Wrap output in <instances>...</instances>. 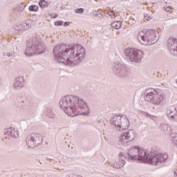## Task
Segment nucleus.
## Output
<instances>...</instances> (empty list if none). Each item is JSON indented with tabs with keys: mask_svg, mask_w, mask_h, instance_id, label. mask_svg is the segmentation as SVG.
I'll return each mask as SVG.
<instances>
[{
	"mask_svg": "<svg viewBox=\"0 0 177 177\" xmlns=\"http://www.w3.org/2000/svg\"><path fill=\"white\" fill-rule=\"evenodd\" d=\"M55 60L66 66H77L85 59V48L78 44H57L53 50Z\"/></svg>",
	"mask_w": 177,
	"mask_h": 177,
	"instance_id": "f257e3e1",
	"label": "nucleus"
},
{
	"mask_svg": "<svg viewBox=\"0 0 177 177\" xmlns=\"http://www.w3.org/2000/svg\"><path fill=\"white\" fill-rule=\"evenodd\" d=\"M59 104L64 113L71 117L89 114L88 105L84 100L77 97V95H65L59 100Z\"/></svg>",
	"mask_w": 177,
	"mask_h": 177,
	"instance_id": "f03ea898",
	"label": "nucleus"
},
{
	"mask_svg": "<svg viewBox=\"0 0 177 177\" xmlns=\"http://www.w3.org/2000/svg\"><path fill=\"white\" fill-rule=\"evenodd\" d=\"M46 47L41 42L39 38L33 36L26 41V48L24 53L26 56H34L41 55L45 52Z\"/></svg>",
	"mask_w": 177,
	"mask_h": 177,
	"instance_id": "7ed1b4c3",
	"label": "nucleus"
},
{
	"mask_svg": "<svg viewBox=\"0 0 177 177\" xmlns=\"http://www.w3.org/2000/svg\"><path fill=\"white\" fill-rule=\"evenodd\" d=\"M138 40L142 45H153L158 41V37L156 34V30H145L139 32Z\"/></svg>",
	"mask_w": 177,
	"mask_h": 177,
	"instance_id": "20e7f679",
	"label": "nucleus"
},
{
	"mask_svg": "<svg viewBox=\"0 0 177 177\" xmlns=\"http://www.w3.org/2000/svg\"><path fill=\"white\" fill-rule=\"evenodd\" d=\"M127 62L131 63H140L143 59V52L140 50L127 48L124 50Z\"/></svg>",
	"mask_w": 177,
	"mask_h": 177,
	"instance_id": "39448f33",
	"label": "nucleus"
},
{
	"mask_svg": "<svg viewBox=\"0 0 177 177\" xmlns=\"http://www.w3.org/2000/svg\"><path fill=\"white\" fill-rule=\"evenodd\" d=\"M126 157L128 161H129L130 160L143 161V160H146V158H147V156H146V150L140 149L138 146L130 148L127 152V156H126Z\"/></svg>",
	"mask_w": 177,
	"mask_h": 177,
	"instance_id": "423d86ee",
	"label": "nucleus"
},
{
	"mask_svg": "<svg viewBox=\"0 0 177 177\" xmlns=\"http://www.w3.org/2000/svg\"><path fill=\"white\" fill-rule=\"evenodd\" d=\"M145 100L153 104H164L165 103V97L162 93L153 90L149 92L145 95Z\"/></svg>",
	"mask_w": 177,
	"mask_h": 177,
	"instance_id": "0eeeda50",
	"label": "nucleus"
},
{
	"mask_svg": "<svg viewBox=\"0 0 177 177\" xmlns=\"http://www.w3.org/2000/svg\"><path fill=\"white\" fill-rule=\"evenodd\" d=\"M146 156L147 158L143 159L144 162H148L149 164H151L152 165H157L158 162L162 164V162H165L167 160H168V154H163L164 160H161V157H160V154L157 153V151H151V154L147 152L146 150Z\"/></svg>",
	"mask_w": 177,
	"mask_h": 177,
	"instance_id": "6e6552de",
	"label": "nucleus"
},
{
	"mask_svg": "<svg viewBox=\"0 0 177 177\" xmlns=\"http://www.w3.org/2000/svg\"><path fill=\"white\" fill-rule=\"evenodd\" d=\"M42 136L37 133H32L26 138V145L31 149L42 145Z\"/></svg>",
	"mask_w": 177,
	"mask_h": 177,
	"instance_id": "1a4fd4ad",
	"label": "nucleus"
},
{
	"mask_svg": "<svg viewBox=\"0 0 177 177\" xmlns=\"http://www.w3.org/2000/svg\"><path fill=\"white\" fill-rule=\"evenodd\" d=\"M113 72L118 77L124 78L128 77L131 73V69L120 62H115L113 64Z\"/></svg>",
	"mask_w": 177,
	"mask_h": 177,
	"instance_id": "9d476101",
	"label": "nucleus"
},
{
	"mask_svg": "<svg viewBox=\"0 0 177 177\" xmlns=\"http://www.w3.org/2000/svg\"><path fill=\"white\" fill-rule=\"evenodd\" d=\"M168 49L174 56H177V39L170 37L167 40Z\"/></svg>",
	"mask_w": 177,
	"mask_h": 177,
	"instance_id": "9b49d317",
	"label": "nucleus"
},
{
	"mask_svg": "<svg viewBox=\"0 0 177 177\" xmlns=\"http://www.w3.org/2000/svg\"><path fill=\"white\" fill-rule=\"evenodd\" d=\"M127 156L120 152L118 156V159L114 162L113 163V168L116 169H121L124 165L126 164Z\"/></svg>",
	"mask_w": 177,
	"mask_h": 177,
	"instance_id": "f8f14e48",
	"label": "nucleus"
},
{
	"mask_svg": "<svg viewBox=\"0 0 177 177\" xmlns=\"http://www.w3.org/2000/svg\"><path fill=\"white\" fill-rule=\"evenodd\" d=\"M122 116L115 115L111 119L110 123L111 124V125H114V127H115L116 129H118V131L120 125L121 124V122L122 121Z\"/></svg>",
	"mask_w": 177,
	"mask_h": 177,
	"instance_id": "ddd939ff",
	"label": "nucleus"
},
{
	"mask_svg": "<svg viewBox=\"0 0 177 177\" xmlns=\"http://www.w3.org/2000/svg\"><path fill=\"white\" fill-rule=\"evenodd\" d=\"M129 125V120H128V118H127V116H125V115H122V121L118 131H124L125 129H128Z\"/></svg>",
	"mask_w": 177,
	"mask_h": 177,
	"instance_id": "4468645a",
	"label": "nucleus"
},
{
	"mask_svg": "<svg viewBox=\"0 0 177 177\" xmlns=\"http://www.w3.org/2000/svg\"><path fill=\"white\" fill-rule=\"evenodd\" d=\"M24 85V78L23 76H19L16 78L15 82L14 83V89H21Z\"/></svg>",
	"mask_w": 177,
	"mask_h": 177,
	"instance_id": "2eb2a0df",
	"label": "nucleus"
},
{
	"mask_svg": "<svg viewBox=\"0 0 177 177\" xmlns=\"http://www.w3.org/2000/svg\"><path fill=\"white\" fill-rule=\"evenodd\" d=\"M127 140L129 142H132L136 138V131L133 129H129L124 132Z\"/></svg>",
	"mask_w": 177,
	"mask_h": 177,
	"instance_id": "dca6fc26",
	"label": "nucleus"
},
{
	"mask_svg": "<svg viewBox=\"0 0 177 177\" xmlns=\"http://www.w3.org/2000/svg\"><path fill=\"white\" fill-rule=\"evenodd\" d=\"M4 135L11 138H19V131L12 128L6 129Z\"/></svg>",
	"mask_w": 177,
	"mask_h": 177,
	"instance_id": "f3484780",
	"label": "nucleus"
},
{
	"mask_svg": "<svg viewBox=\"0 0 177 177\" xmlns=\"http://www.w3.org/2000/svg\"><path fill=\"white\" fill-rule=\"evenodd\" d=\"M23 103H25V106H26V110L28 111H31V110H34V103H32V100L28 97H27L25 100L22 101Z\"/></svg>",
	"mask_w": 177,
	"mask_h": 177,
	"instance_id": "a211bd4d",
	"label": "nucleus"
},
{
	"mask_svg": "<svg viewBox=\"0 0 177 177\" xmlns=\"http://www.w3.org/2000/svg\"><path fill=\"white\" fill-rule=\"evenodd\" d=\"M160 129L165 133V135H169L171 132H172L171 126H168V124H160Z\"/></svg>",
	"mask_w": 177,
	"mask_h": 177,
	"instance_id": "6ab92c4d",
	"label": "nucleus"
},
{
	"mask_svg": "<svg viewBox=\"0 0 177 177\" xmlns=\"http://www.w3.org/2000/svg\"><path fill=\"white\" fill-rule=\"evenodd\" d=\"M44 115L48 117V118H53V111L52 109L46 107L44 110Z\"/></svg>",
	"mask_w": 177,
	"mask_h": 177,
	"instance_id": "aec40b11",
	"label": "nucleus"
},
{
	"mask_svg": "<svg viewBox=\"0 0 177 177\" xmlns=\"http://www.w3.org/2000/svg\"><path fill=\"white\" fill-rule=\"evenodd\" d=\"M122 23L120 21H115L114 22L111 24V27L115 28L116 30H120L121 28Z\"/></svg>",
	"mask_w": 177,
	"mask_h": 177,
	"instance_id": "412c9836",
	"label": "nucleus"
},
{
	"mask_svg": "<svg viewBox=\"0 0 177 177\" xmlns=\"http://www.w3.org/2000/svg\"><path fill=\"white\" fill-rule=\"evenodd\" d=\"M12 51L15 52V53H17V55H19V46H20V44L19 41H15L12 43Z\"/></svg>",
	"mask_w": 177,
	"mask_h": 177,
	"instance_id": "4be33fe9",
	"label": "nucleus"
},
{
	"mask_svg": "<svg viewBox=\"0 0 177 177\" xmlns=\"http://www.w3.org/2000/svg\"><path fill=\"white\" fill-rule=\"evenodd\" d=\"M94 16L98 17V19H104V17H106V15L100 11H95Z\"/></svg>",
	"mask_w": 177,
	"mask_h": 177,
	"instance_id": "5701e85b",
	"label": "nucleus"
},
{
	"mask_svg": "<svg viewBox=\"0 0 177 177\" xmlns=\"http://www.w3.org/2000/svg\"><path fill=\"white\" fill-rule=\"evenodd\" d=\"M23 24H24V28L25 29V31L27 30H30V28H31V21L30 20L24 21Z\"/></svg>",
	"mask_w": 177,
	"mask_h": 177,
	"instance_id": "b1692460",
	"label": "nucleus"
},
{
	"mask_svg": "<svg viewBox=\"0 0 177 177\" xmlns=\"http://www.w3.org/2000/svg\"><path fill=\"white\" fill-rule=\"evenodd\" d=\"M15 29L17 31H26V30L24 29V25L23 23L15 26Z\"/></svg>",
	"mask_w": 177,
	"mask_h": 177,
	"instance_id": "393cba45",
	"label": "nucleus"
},
{
	"mask_svg": "<svg viewBox=\"0 0 177 177\" xmlns=\"http://www.w3.org/2000/svg\"><path fill=\"white\" fill-rule=\"evenodd\" d=\"M170 136L171 138V142H173L174 145H177V133H172Z\"/></svg>",
	"mask_w": 177,
	"mask_h": 177,
	"instance_id": "a878e982",
	"label": "nucleus"
},
{
	"mask_svg": "<svg viewBox=\"0 0 177 177\" xmlns=\"http://www.w3.org/2000/svg\"><path fill=\"white\" fill-rule=\"evenodd\" d=\"M24 8H26V5L23 3H20L17 5V10L18 12H23V10H24Z\"/></svg>",
	"mask_w": 177,
	"mask_h": 177,
	"instance_id": "bb28decb",
	"label": "nucleus"
},
{
	"mask_svg": "<svg viewBox=\"0 0 177 177\" xmlns=\"http://www.w3.org/2000/svg\"><path fill=\"white\" fill-rule=\"evenodd\" d=\"M120 141L121 142V143H122V142H123V143H128V142H129V141L127 140V138L125 136V132H124L122 133V135L120 136Z\"/></svg>",
	"mask_w": 177,
	"mask_h": 177,
	"instance_id": "cd10ccee",
	"label": "nucleus"
},
{
	"mask_svg": "<svg viewBox=\"0 0 177 177\" xmlns=\"http://www.w3.org/2000/svg\"><path fill=\"white\" fill-rule=\"evenodd\" d=\"M39 6L41 8H46V6H48V2H46L45 0H41L39 2Z\"/></svg>",
	"mask_w": 177,
	"mask_h": 177,
	"instance_id": "c85d7f7f",
	"label": "nucleus"
},
{
	"mask_svg": "<svg viewBox=\"0 0 177 177\" xmlns=\"http://www.w3.org/2000/svg\"><path fill=\"white\" fill-rule=\"evenodd\" d=\"M144 115H145L146 117H149V118H150L151 120H153V121H156V120H157L156 116L151 115L147 112H144Z\"/></svg>",
	"mask_w": 177,
	"mask_h": 177,
	"instance_id": "c756f323",
	"label": "nucleus"
},
{
	"mask_svg": "<svg viewBox=\"0 0 177 177\" xmlns=\"http://www.w3.org/2000/svg\"><path fill=\"white\" fill-rule=\"evenodd\" d=\"M29 10H30V12H38V6L32 5L29 6Z\"/></svg>",
	"mask_w": 177,
	"mask_h": 177,
	"instance_id": "7c9ffc66",
	"label": "nucleus"
},
{
	"mask_svg": "<svg viewBox=\"0 0 177 177\" xmlns=\"http://www.w3.org/2000/svg\"><path fill=\"white\" fill-rule=\"evenodd\" d=\"M7 56L8 57H16V56H17V54L15 53L14 50H12L10 53H8Z\"/></svg>",
	"mask_w": 177,
	"mask_h": 177,
	"instance_id": "2f4dec72",
	"label": "nucleus"
},
{
	"mask_svg": "<svg viewBox=\"0 0 177 177\" xmlns=\"http://www.w3.org/2000/svg\"><path fill=\"white\" fill-rule=\"evenodd\" d=\"M169 120L171 121H176L177 114L176 113H174V115H172L170 117H169Z\"/></svg>",
	"mask_w": 177,
	"mask_h": 177,
	"instance_id": "473e14b6",
	"label": "nucleus"
},
{
	"mask_svg": "<svg viewBox=\"0 0 177 177\" xmlns=\"http://www.w3.org/2000/svg\"><path fill=\"white\" fill-rule=\"evenodd\" d=\"M169 112H167V117H171V115H174V114H177L176 111L174 112V111H171V110H169Z\"/></svg>",
	"mask_w": 177,
	"mask_h": 177,
	"instance_id": "72a5a7b5",
	"label": "nucleus"
},
{
	"mask_svg": "<svg viewBox=\"0 0 177 177\" xmlns=\"http://www.w3.org/2000/svg\"><path fill=\"white\" fill-rule=\"evenodd\" d=\"M75 13H78L79 15H81L84 13V8H77L75 10Z\"/></svg>",
	"mask_w": 177,
	"mask_h": 177,
	"instance_id": "f704fd0d",
	"label": "nucleus"
},
{
	"mask_svg": "<svg viewBox=\"0 0 177 177\" xmlns=\"http://www.w3.org/2000/svg\"><path fill=\"white\" fill-rule=\"evenodd\" d=\"M55 26L59 27V26H63V21H57L55 22Z\"/></svg>",
	"mask_w": 177,
	"mask_h": 177,
	"instance_id": "c9c22d12",
	"label": "nucleus"
},
{
	"mask_svg": "<svg viewBox=\"0 0 177 177\" xmlns=\"http://www.w3.org/2000/svg\"><path fill=\"white\" fill-rule=\"evenodd\" d=\"M145 20H148V21H149V20H151V17H149V16H145Z\"/></svg>",
	"mask_w": 177,
	"mask_h": 177,
	"instance_id": "e433bc0d",
	"label": "nucleus"
},
{
	"mask_svg": "<svg viewBox=\"0 0 177 177\" xmlns=\"http://www.w3.org/2000/svg\"><path fill=\"white\" fill-rule=\"evenodd\" d=\"M69 24L70 22H64V27H67L68 26H69Z\"/></svg>",
	"mask_w": 177,
	"mask_h": 177,
	"instance_id": "4c0bfd02",
	"label": "nucleus"
},
{
	"mask_svg": "<svg viewBox=\"0 0 177 177\" xmlns=\"http://www.w3.org/2000/svg\"><path fill=\"white\" fill-rule=\"evenodd\" d=\"M158 154H160V157L162 158H161L162 161H164V154H162V153H158Z\"/></svg>",
	"mask_w": 177,
	"mask_h": 177,
	"instance_id": "58836bf2",
	"label": "nucleus"
},
{
	"mask_svg": "<svg viewBox=\"0 0 177 177\" xmlns=\"http://www.w3.org/2000/svg\"><path fill=\"white\" fill-rule=\"evenodd\" d=\"M165 10H166V12H170V11H171L170 7L166 8H165Z\"/></svg>",
	"mask_w": 177,
	"mask_h": 177,
	"instance_id": "ea45409f",
	"label": "nucleus"
},
{
	"mask_svg": "<svg viewBox=\"0 0 177 177\" xmlns=\"http://www.w3.org/2000/svg\"><path fill=\"white\" fill-rule=\"evenodd\" d=\"M114 11L113 10H111V14H109V16H114Z\"/></svg>",
	"mask_w": 177,
	"mask_h": 177,
	"instance_id": "a19ab883",
	"label": "nucleus"
},
{
	"mask_svg": "<svg viewBox=\"0 0 177 177\" xmlns=\"http://www.w3.org/2000/svg\"><path fill=\"white\" fill-rule=\"evenodd\" d=\"M58 16H59V15H58L57 14H55V15L53 17V19H56Z\"/></svg>",
	"mask_w": 177,
	"mask_h": 177,
	"instance_id": "79ce46f5",
	"label": "nucleus"
},
{
	"mask_svg": "<svg viewBox=\"0 0 177 177\" xmlns=\"http://www.w3.org/2000/svg\"><path fill=\"white\" fill-rule=\"evenodd\" d=\"M2 85V81L0 79V86Z\"/></svg>",
	"mask_w": 177,
	"mask_h": 177,
	"instance_id": "37998d69",
	"label": "nucleus"
},
{
	"mask_svg": "<svg viewBox=\"0 0 177 177\" xmlns=\"http://www.w3.org/2000/svg\"><path fill=\"white\" fill-rule=\"evenodd\" d=\"M176 174V169L174 171V175Z\"/></svg>",
	"mask_w": 177,
	"mask_h": 177,
	"instance_id": "c03bdc74",
	"label": "nucleus"
},
{
	"mask_svg": "<svg viewBox=\"0 0 177 177\" xmlns=\"http://www.w3.org/2000/svg\"><path fill=\"white\" fill-rule=\"evenodd\" d=\"M176 176H177V169H176Z\"/></svg>",
	"mask_w": 177,
	"mask_h": 177,
	"instance_id": "a18cd8bd",
	"label": "nucleus"
}]
</instances>
